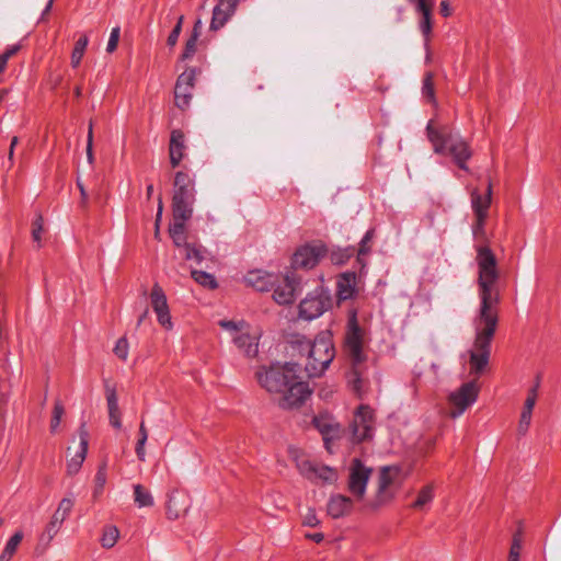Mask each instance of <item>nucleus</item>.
I'll return each mask as SVG.
<instances>
[{
	"mask_svg": "<svg viewBox=\"0 0 561 561\" xmlns=\"http://www.w3.org/2000/svg\"><path fill=\"white\" fill-rule=\"evenodd\" d=\"M195 182L187 173L179 171L174 175L172 195L173 219L188 220L195 203Z\"/></svg>",
	"mask_w": 561,
	"mask_h": 561,
	"instance_id": "nucleus-5",
	"label": "nucleus"
},
{
	"mask_svg": "<svg viewBox=\"0 0 561 561\" xmlns=\"http://www.w3.org/2000/svg\"><path fill=\"white\" fill-rule=\"evenodd\" d=\"M87 159H88L90 164H92L93 161H94V156H93V123H92V121L90 122L89 128H88Z\"/></svg>",
	"mask_w": 561,
	"mask_h": 561,
	"instance_id": "nucleus-54",
	"label": "nucleus"
},
{
	"mask_svg": "<svg viewBox=\"0 0 561 561\" xmlns=\"http://www.w3.org/2000/svg\"><path fill=\"white\" fill-rule=\"evenodd\" d=\"M415 4L416 11L422 15L419 26L422 35L424 36V43L427 49L432 35V10L434 3L432 0H419Z\"/></svg>",
	"mask_w": 561,
	"mask_h": 561,
	"instance_id": "nucleus-20",
	"label": "nucleus"
},
{
	"mask_svg": "<svg viewBox=\"0 0 561 561\" xmlns=\"http://www.w3.org/2000/svg\"><path fill=\"white\" fill-rule=\"evenodd\" d=\"M23 539L22 531H15L10 539L7 541L4 549L0 554V561H10L13 554L15 553L19 545Z\"/></svg>",
	"mask_w": 561,
	"mask_h": 561,
	"instance_id": "nucleus-31",
	"label": "nucleus"
},
{
	"mask_svg": "<svg viewBox=\"0 0 561 561\" xmlns=\"http://www.w3.org/2000/svg\"><path fill=\"white\" fill-rule=\"evenodd\" d=\"M440 14L445 18L451 14V9L447 0H443L439 5Z\"/></svg>",
	"mask_w": 561,
	"mask_h": 561,
	"instance_id": "nucleus-61",
	"label": "nucleus"
},
{
	"mask_svg": "<svg viewBox=\"0 0 561 561\" xmlns=\"http://www.w3.org/2000/svg\"><path fill=\"white\" fill-rule=\"evenodd\" d=\"M64 413H65V408H64L62 403L59 400L56 401L55 405H54V410H53L51 420H50V432L51 433H55L58 430Z\"/></svg>",
	"mask_w": 561,
	"mask_h": 561,
	"instance_id": "nucleus-43",
	"label": "nucleus"
},
{
	"mask_svg": "<svg viewBox=\"0 0 561 561\" xmlns=\"http://www.w3.org/2000/svg\"><path fill=\"white\" fill-rule=\"evenodd\" d=\"M479 394V387L476 381H468L460 386L459 389L451 392L448 397L449 403L453 405L450 416L456 419L460 416L471 404H473Z\"/></svg>",
	"mask_w": 561,
	"mask_h": 561,
	"instance_id": "nucleus-12",
	"label": "nucleus"
},
{
	"mask_svg": "<svg viewBox=\"0 0 561 561\" xmlns=\"http://www.w3.org/2000/svg\"><path fill=\"white\" fill-rule=\"evenodd\" d=\"M375 414L370 407L362 404L354 413L351 424L354 443H362L373 437Z\"/></svg>",
	"mask_w": 561,
	"mask_h": 561,
	"instance_id": "nucleus-11",
	"label": "nucleus"
},
{
	"mask_svg": "<svg viewBox=\"0 0 561 561\" xmlns=\"http://www.w3.org/2000/svg\"><path fill=\"white\" fill-rule=\"evenodd\" d=\"M375 237V230L374 229H369L365 236L363 237V239L360 240V243H359V248L357 250V253H358V257L362 256V255H366L370 252V245L369 243L371 242V240L374 239Z\"/></svg>",
	"mask_w": 561,
	"mask_h": 561,
	"instance_id": "nucleus-47",
	"label": "nucleus"
},
{
	"mask_svg": "<svg viewBox=\"0 0 561 561\" xmlns=\"http://www.w3.org/2000/svg\"><path fill=\"white\" fill-rule=\"evenodd\" d=\"M312 424L322 434L323 442H333L340 437L341 426L328 413H321L312 419Z\"/></svg>",
	"mask_w": 561,
	"mask_h": 561,
	"instance_id": "nucleus-18",
	"label": "nucleus"
},
{
	"mask_svg": "<svg viewBox=\"0 0 561 561\" xmlns=\"http://www.w3.org/2000/svg\"><path fill=\"white\" fill-rule=\"evenodd\" d=\"M183 21H184V15H180L176 21L175 26L173 27V30L171 31V33L168 36V39H167L168 46L174 47L176 45L179 36L182 32Z\"/></svg>",
	"mask_w": 561,
	"mask_h": 561,
	"instance_id": "nucleus-48",
	"label": "nucleus"
},
{
	"mask_svg": "<svg viewBox=\"0 0 561 561\" xmlns=\"http://www.w3.org/2000/svg\"><path fill=\"white\" fill-rule=\"evenodd\" d=\"M426 131L436 153L448 151L459 169L469 171L467 161L471 158L472 152L469 145L458 134H454L448 126L436 128L432 122L427 124Z\"/></svg>",
	"mask_w": 561,
	"mask_h": 561,
	"instance_id": "nucleus-3",
	"label": "nucleus"
},
{
	"mask_svg": "<svg viewBox=\"0 0 561 561\" xmlns=\"http://www.w3.org/2000/svg\"><path fill=\"white\" fill-rule=\"evenodd\" d=\"M77 186H78V188L80 191V195H81V206L87 207L88 194H87L83 183L79 179L77 180Z\"/></svg>",
	"mask_w": 561,
	"mask_h": 561,
	"instance_id": "nucleus-59",
	"label": "nucleus"
},
{
	"mask_svg": "<svg viewBox=\"0 0 561 561\" xmlns=\"http://www.w3.org/2000/svg\"><path fill=\"white\" fill-rule=\"evenodd\" d=\"M302 524L309 527H316L320 524V520L318 519L316 511L313 508L308 510L307 514L304 517Z\"/></svg>",
	"mask_w": 561,
	"mask_h": 561,
	"instance_id": "nucleus-57",
	"label": "nucleus"
},
{
	"mask_svg": "<svg viewBox=\"0 0 561 561\" xmlns=\"http://www.w3.org/2000/svg\"><path fill=\"white\" fill-rule=\"evenodd\" d=\"M492 202V182L489 180L485 194L482 195L477 188L471 192V207L476 217H488Z\"/></svg>",
	"mask_w": 561,
	"mask_h": 561,
	"instance_id": "nucleus-22",
	"label": "nucleus"
},
{
	"mask_svg": "<svg viewBox=\"0 0 561 561\" xmlns=\"http://www.w3.org/2000/svg\"><path fill=\"white\" fill-rule=\"evenodd\" d=\"M134 501L138 507H150L154 504L150 491L141 484L134 485Z\"/></svg>",
	"mask_w": 561,
	"mask_h": 561,
	"instance_id": "nucleus-32",
	"label": "nucleus"
},
{
	"mask_svg": "<svg viewBox=\"0 0 561 561\" xmlns=\"http://www.w3.org/2000/svg\"><path fill=\"white\" fill-rule=\"evenodd\" d=\"M476 251L480 308L473 321L476 336L473 350L470 351L469 364L471 373L482 374L489 364L491 342L499 323L497 306L501 301L499 280L501 274L496 256L489 245L479 244Z\"/></svg>",
	"mask_w": 561,
	"mask_h": 561,
	"instance_id": "nucleus-1",
	"label": "nucleus"
},
{
	"mask_svg": "<svg viewBox=\"0 0 561 561\" xmlns=\"http://www.w3.org/2000/svg\"><path fill=\"white\" fill-rule=\"evenodd\" d=\"M328 254V248L322 241H312L301 245L293 255L294 268H313Z\"/></svg>",
	"mask_w": 561,
	"mask_h": 561,
	"instance_id": "nucleus-9",
	"label": "nucleus"
},
{
	"mask_svg": "<svg viewBox=\"0 0 561 561\" xmlns=\"http://www.w3.org/2000/svg\"><path fill=\"white\" fill-rule=\"evenodd\" d=\"M393 478L390 474V468L383 467L380 470L378 478V489L375 499L368 504L373 510L388 504L393 499V493L389 491V486L392 484Z\"/></svg>",
	"mask_w": 561,
	"mask_h": 561,
	"instance_id": "nucleus-14",
	"label": "nucleus"
},
{
	"mask_svg": "<svg viewBox=\"0 0 561 561\" xmlns=\"http://www.w3.org/2000/svg\"><path fill=\"white\" fill-rule=\"evenodd\" d=\"M291 347L306 355L305 370L311 378L321 376L335 356L333 341L328 332L320 333L313 341L297 335L291 341Z\"/></svg>",
	"mask_w": 561,
	"mask_h": 561,
	"instance_id": "nucleus-2",
	"label": "nucleus"
},
{
	"mask_svg": "<svg viewBox=\"0 0 561 561\" xmlns=\"http://www.w3.org/2000/svg\"><path fill=\"white\" fill-rule=\"evenodd\" d=\"M193 96V89L191 87H184L182 83H175L174 88V102L176 107L185 110L188 107Z\"/></svg>",
	"mask_w": 561,
	"mask_h": 561,
	"instance_id": "nucleus-29",
	"label": "nucleus"
},
{
	"mask_svg": "<svg viewBox=\"0 0 561 561\" xmlns=\"http://www.w3.org/2000/svg\"><path fill=\"white\" fill-rule=\"evenodd\" d=\"M298 469L301 474H304L308 479H312L314 471L317 469V465H314L313 462H311L309 460H302V461L298 462Z\"/></svg>",
	"mask_w": 561,
	"mask_h": 561,
	"instance_id": "nucleus-52",
	"label": "nucleus"
},
{
	"mask_svg": "<svg viewBox=\"0 0 561 561\" xmlns=\"http://www.w3.org/2000/svg\"><path fill=\"white\" fill-rule=\"evenodd\" d=\"M114 353L115 355L123 359V360H126L127 359V356H128V341L126 337H121L118 339V341L116 342V345L114 347Z\"/></svg>",
	"mask_w": 561,
	"mask_h": 561,
	"instance_id": "nucleus-51",
	"label": "nucleus"
},
{
	"mask_svg": "<svg viewBox=\"0 0 561 561\" xmlns=\"http://www.w3.org/2000/svg\"><path fill=\"white\" fill-rule=\"evenodd\" d=\"M44 231V219L39 214L36 216L32 224V239L37 244V248L42 247V233Z\"/></svg>",
	"mask_w": 561,
	"mask_h": 561,
	"instance_id": "nucleus-42",
	"label": "nucleus"
},
{
	"mask_svg": "<svg viewBox=\"0 0 561 561\" xmlns=\"http://www.w3.org/2000/svg\"><path fill=\"white\" fill-rule=\"evenodd\" d=\"M106 469H107V466H106L105 461H103L98 468V471H96V474L94 478L95 485H94V491H93V496L95 499L102 494L103 489L105 486L106 479H107Z\"/></svg>",
	"mask_w": 561,
	"mask_h": 561,
	"instance_id": "nucleus-37",
	"label": "nucleus"
},
{
	"mask_svg": "<svg viewBox=\"0 0 561 561\" xmlns=\"http://www.w3.org/2000/svg\"><path fill=\"white\" fill-rule=\"evenodd\" d=\"M353 499L336 494L331 496L328 503V514L333 518H340L350 514L353 508Z\"/></svg>",
	"mask_w": 561,
	"mask_h": 561,
	"instance_id": "nucleus-25",
	"label": "nucleus"
},
{
	"mask_svg": "<svg viewBox=\"0 0 561 561\" xmlns=\"http://www.w3.org/2000/svg\"><path fill=\"white\" fill-rule=\"evenodd\" d=\"M309 385L297 375L288 386L279 393L278 405L284 410L300 408L311 396Z\"/></svg>",
	"mask_w": 561,
	"mask_h": 561,
	"instance_id": "nucleus-8",
	"label": "nucleus"
},
{
	"mask_svg": "<svg viewBox=\"0 0 561 561\" xmlns=\"http://www.w3.org/2000/svg\"><path fill=\"white\" fill-rule=\"evenodd\" d=\"M345 352L352 365V370L348 375V383L353 391L358 396L363 391V379L359 365H362L366 356L363 352V331L357 321V311L351 310L347 320V330L345 333Z\"/></svg>",
	"mask_w": 561,
	"mask_h": 561,
	"instance_id": "nucleus-4",
	"label": "nucleus"
},
{
	"mask_svg": "<svg viewBox=\"0 0 561 561\" xmlns=\"http://www.w3.org/2000/svg\"><path fill=\"white\" fill-rule=\"evenodd\" d=\"M119 35H121V28L118 26L112 28L111 35H110V38L107 42V46H106L107 53L112 54L113 51H115V49L117 48V45H118Z\"/></svg>",
	"mask_w": 561,
	"mask_h": 561,
	"instance_id": "nucleus-53",
	"label": "nucleus"
},
{
	"mask_svg": "<svg viewBox=\"0 0 561 561\" xmlns=\"http://www.w3.org/2000/svg\"><path fill=\"white\" fill-rule=\"evenodd\" d=\"M150 301H151L152 309L156 313L169 308L168 301H167V296H165L162 287L157 283L152 286V289L150 293Z\"/></svg>",
	"mask_w": 561,
	"mask_h": 561,
	"instance_id": "nucleus-30",
	"label": "nucleus"
},
{
	"mask_svg": "<svg viewBox=\"0 0 561 561\" xmlns=\"http://www.w3.org/2000/svg\"><path fill=\"white\" fill-rule=\"evenodd\" d=\"M89 39L87 35H82L75 44L73 50L71 53V66L73 68L78 67L81 62V59L84 55L85 48L88 46Z\"/></svg>",
	"mask_w": 561,
	"mask_h": 561,
	"instance_id": "nucleus-36",
	"label": "nucleus"
},
{
	"mask_svg": "<svg viewBox=\"0 0 561 561\" xmlns=\"http://www.w3.org/2000/svg\"><path fill=\"white\" fill-rule=\"evenodd\" d=\"M105 396L107 401V408H108V419L110 424L119 430L122 427V421H121V411L118 407V398L116 394L115 387L110 385V382H105Z\"/></svg>",
	"mask_w": 561,
	"mask_h": 561,
	"instance_id": "nucleus-24",
	"label": "nucleus"
},
{
	"mask_svg": "<svg viewBox=\"0 0 561 561\" xmlns=\"http://www.w3.org/2000/svg\"><path fill=\"white\" fill-rule=\"evenodd\" d=\"M19 142V138L16 136L12 137L11 139V144H10V149H9V160L12 162L13 161V156H14V148L15 146L18 145Z\"/></svg>",
	"mask_w": 561,
	"mask_h": 561,
	"instance_id": "nucleus-63",
	"label": "nucleus"
},
{
	"mask_svg": "<svg viewBox=\"0 0 561 561\" xmlns=\"http://www.w3.org/2000/svg\"><path fill=\"white\" fill-rule=\"evenodd\" d=\"M218 3L213 10V18L210 21V31H218L221 28L230 16L234 13L238 0H217Z\"/></svg>",
	"mask_w": 561,
	"mask_h": 561,
	"instance_id": "nucleus-19",
	"label": "nucleus"
},
{
	"mask_svg": "<svg viewBox=\"0 0 561 561\" xmlns=\"http://www.w3.org/2000/svg\"><path fill=\"white\" fill-rule=\"evenodd\" d=\"M245 282L259 291H268L274 285V275L263 271H251L245 275Z\"/></svg>",
	"mask_w": 561,
	"mask_h": 561,
	"instance_id": "nucleus-26",
	"label": "nucleus"
},
{
	"mask_svg": "<svg viewBox=\"0 0 561 561\" xmlns=\"http://www.w3.org/2000/svg\"><path fill=\"white\" fill-rule=\"evenodd\" d=\"M357 276L354 272H346L339 276L336 282L337 302L351 299L356 293Z\"/></svg>",
	"mask_w": 561,
	"mask_h": 561,
	"instance_id": "nucleus-21",
	"label": "nucleus"
},
{
	"mask_svg": "<svg viewBox=\"0 0 561 561\" xmlns=\"http://www.w3.org/2000/svg\"><path fill=\"white\" fill-rule=\"evenodd\" d=\"M219 327L224 330L230 331V332H238L242 329L244 322H234L232 320H220L218 322Z\"/></svg>",
	"mask_w": 561,
	"mask_h": 561,
	"instance_id": "nucleus-56",
	"label": "nucleus"
},
{
	"mask_svg": "<svg viewBox=\"0 0 561 561\" xmlns=\"http://www.w3.org/2000/svg\"><path fill=\"white\" fill-rule=\"evenodd\" d=\"M191 507L190 495L180 490H174L169 494L167 502V516L169 519H178L184 516Z\"/></svg>",
	"mask_w": 561,
	"mask_h": 561,
	"instance_id": "nucleus-15",
	"label": "nucleus"
},
{
	"mask_svg": "<svg viewBox=\"0 0 561 561\" xmlns=\"http://www.w3.org/2000/svg\"><path fill=\"white\" fill-rule=\"evenodd\" d=\"M197 42H198V38H196V33L191 34V36L188 37V39L185 43L184 50L181 55V60H187L194 56V54L197 50Z\"/></svg>",
	"mask_w": 561,
	"mask_h": 561,
	"instance_id": "nucleus-45",
	"label": "nucleus"
},
{
	"mask_svg": "<svg viewBox=\"0 0 561 561\" xmlns=\"http://www.w3.org/2000/svg\"><path fill=\"white\" fill-rule=\"evenodd\" d=\"M119 536V530L115 526H106L103 530L101 543L103 548H112L116 543Z\"/></svg>",
	"mask_w": 561,
	"mask_h": 561,
	"instance_id": "nucleus-38",
	"label": "nucleus"
},
{
	"mask_svg": "<svg viewBox=\"0 0 561 561\" xmlns=\"http://www.w3.org/2000/svg\"><path fill=\"white\" fill-rule=\"evenodd\" d=\"M300 365L298 363L272 364L270 367L262 366L255 373L257 382L270 393L279 394L288 383L298 375Z\"/></svg>",
	"mask_w": 561,
	"mask_h": 561,
	"instance_id": "nucleus-6",
	"label": "nucleus"
},
{
	"mask_svg": "<svg viewBox=\"0 0 561 561\" xmlns=\"http://www.w3.org/2000/svg\"><path fill=\"white\" fill-rule=\"evenodd\" d=\"M347 490L356 501H362L366 494L367 483L373 472L359 458H354L348 468Z\"/></svg>",
	"mask_w": 561,
	"mask_h": 561,
	"instance_id": "nucleus-10",
	"label": "nucleus"
},
{
	"mask_svg": "<svg viewBox=\"0 0 561 561\" xmlns=\"http://www.w3.org/2000/svg\"><path fill=\"white\" fill-rule=\"evenodd\" d=\"M187 220L173 219V222L169 226V234L172 239L174 247L181 252L191 242L187 241L185 222Z\"/></svg>",
	"mask_w": 561,
	"mask_h": 561,
	"instance_id": "nucleus-27",
	"label": "nucleus"
},
{
	"mask_svg": "<svg viewBox=\"0 0 561 561\" xmlns=\"http://www.w3.org/2000/svg\"><path fill=\"white\" fill-rule=\"evenodd\" d=\"M488 217H476V224L473 225V236L478 240H486L484 225Z\"/></svg>",
	"mask_w": 561,
	"mask_h": 561,
	"instance_id": "nucleus-50",
	"label": "nucleus"
},
{
	"mask_svg": "<svg viewBox=\"0 0 561 561\" xmlns=\"http://www.w3.org/2000/svg\"><path fill=\"white\" fill-rule=\"evenodd\" d=\"M185 149L184 133L181 129H173L169 144L170 163L172 168H176L180 164L184 157Z\"/></svg>",
	"mask_w": 561,
	"mask_h": 561,
	"instance_id": "nucleus-23",
	"label": "nucleus"
},
{
	"mask_svg": "<svg viewBox=\"0 0 561 561\" xmlns=\"http://www.w3.org/2000/svg\"><path fill=\"white\" fill-rule=\"evenodd\" d=\"M237 347L248 357L256 356L259 352L257 339L248 333H241L233 339Z\"/></svg>",
	"mask_w": 561,
	"mask_h": 561,
	"instance_id": "nucleus-28",
	"label": "nucleus"
},
{
	"mask_svg": "<svg viewBox=\"0 0 561 561\" xmlns=\"http://www.w3.org/2000/svg\"><path fill=\"white\" fill-rule=\"evenodd\" d=\"M355 248L333 250L330 253V260L333 264L341 265L350 260L355 254Z\"/></svg>",
	"mask_w": 561,
	"mask_h": 561,
	"instance_id": "nucleus-39",
	"label": "nucleus"
},
{
	"mask_svg": "<svg viewBox=\"0 0 561 561\" xmlns=\"http://www.w3.org/2000/svg\"><path fill=\"white\" fill-rule=\"evenodd\" d=\"M313 478H319L325 482H333L336 479V473L328 466H317Z\"/></svg>",
	"mask_w": 561,
	"mask_h": 561,
	"instance_id": "nucleus-46",
	"label": "nucleus"
},
{
	"mask_svg": "<svg viewBox=\"0 0 561 561\" xmlns=\"http://www.w3.org/2000/svg\"><path fill=\"white\" fill-rule=\"evenodd\" d=\"M78 433L80 438L79 450L67 462V473L69 476H73L79 472L88 454L89 432L85 423H82L79 426Z\"/></svg>",
	"mask_w": 561,
	"mask_h": 561,
	"instance_id": "nucleus-17",
	"label": "nucleus"
},
{
	"mask_svg": "<svg viewBox=\"0 0 561 561\" xmlns=\"http://www.w3.org/2000/svg\"><path fill=\"white\" fill-rule=\"evenodd\" d=\"M158 322L167 330H171L173 324L171 321L170 309H164L157 313Z\"/></svg>",
	"mask_w": 561,
	"mask_h": 561,
	"instance_id": "nucleus-55",
	"label": "nucleus"
},
{
	"mask_svg": "<svg viewBox=\"0 0 561 561\" xmlns=\"http://www.w3.org/2000/svg\"><path fill=\"white\" fill-rule=\"evenodd\" d=\"M332 306L333 298L330 290L319 286L300 301L299 316L306 320H313L331 309Z\"/></svg>",
	"mask_w": 561,
	"mask_h": 561,
	"instance_id": "nucleus-7",
	"label": "nucleus"
},
{
	"mask_svg": "<svg viewBox=\"0 0 561 561\" xmlns=\"http://www.w3.org/2000/svg\"><path fill=\"white\" fill-rule=\"evenodd\" d=\"M299 279L294 272L287 273L284 284L274 289L273 298L278 305H289L299 289Z\"/></svg>",
	"mask_w": 561,
	"mask_h": 561,
	"instance_id": "nucleus-16",
	"label": "nucleus"
},
{
	"mask_svg": "<svg viewBox=\"0 0 561 561\" xmlns=\"http://www.w3.org/2000/svg\"><path fill=\"white\" fill-rule=\"evenodd\" d=\"M20 50V45H13L9 48H7V50L1 54L0 56L2 58H4L7 61L12 57L14 56L18 51Z\"/></svg>",
	"mask_w": 561,
	"mask_h": 561,
	"instance_id": "nucleus-60",
	"label": "nucleus"
},
{
	"mask_svg": "<svg viewBox=\"0 0 561 561\" xmlns=\"http://www.w3.org/2000/svg\"><path fill=\"white\" fill-rule=\"evenodd\" d=\"M145 445H146V440H142V439H138V442L136 444L135 451L140 461H145V458H146Z\"/></svg>",
	"mask_w": 561,
	"mask_h": 561,
	"instance_id": "nucleus-58",
	"label": "nucleus"
},
{
	"mask_svg": "<svg viewBox=\"0 0 561 561\" xmlns=\"http://www.w3.org/2000/svg\"><path fill=\"white\" fill-rule=\"evenodd\" d=\"M306 538H308L317 543H320L323 541L324 535L322 533L307 534Z\"/></svg>",
	"mask_w": 561,
	"mask_h": 561,
	"instance_id": "nucleus-62",
	"label": "nucleus"
},
{
	"mask_svg": "<svg viewBox=\"0 0 561 561\" xmlns=\"http://www.w3.org/2000/svg\"><path fill=\"white\" fill-rule=\"evenodd\" d=\"M204 248L196 243H190L187 247H185L180 253L182 254V257L186 261H193L196 264H201L205 256H204Z\"/></svg>",
	"mask_w": 561,
	"mask_h": 561,
	"instance_id": "nucleus-33",
	"label": "nucleus"
},
{
	"mask_svg": "<svg viewBox=\"0 0 561 561\" xmlns=\"http://www.w3.org/2000/svg\"><path fill=\"white\" fill-rule=\"evenodd\" d=\"M138 439H142L146 442L148 439V431H147L144 422H141L139 425V438Z\"/></svg>",
	"mask_w": 561,
	"mask_h": 561,
	"instance_id": "nucleus-64",
	"label": "nucleus"
},
{
	"mask_svg": "<svg viewBox=\"0 0 561 561\" xmlns=\"http://www.w3.org/2000/svg\"><path fill=\"white\" fill-rule=\"evenodd\" d=\"M434 499V486L427 484L423 486L416 496V500L411 505L414 510H422L425 505L431 503Z\"/></svg>",
	"mask_w": 561,
	"mask_h": 561,
	"instance_id": "nucleus-34",
	"label": "nucleus"
},
{
	"mask_svg": "<svg viewBox=\"0 0 561 561\" xmlns=\"http://www.w3.org/2000/svg\"><path fill=\"white\" fill-rule=\"evenodd\" d=\"M191 275L193 279L203 287H206L208 289H216L218 287V283L215 276L207 272L193 270L191 272Z\"/></svg>",
	"mask_w": 561,
	"mask_h": 561,
	"instance_id": "nucleus-35",
	"label": "nucleus"
},
{
	"mask_svg": "<svg viewBox=\"0 0 561 561\" xmlns=\"http://www.w3.org/2000/svg\"><path fill=\"white\" fill-rule=\"evenodd\" d=\"M520 550H522V531L518 530L513 536L507 561H519Z\"/></svg>",
	"mask_w": 561,
	"mask_h": 561,
	"instance_id": "nucleus-41",
	"label": "nucleus"
},
{
	"mask_svg": "<svg viewBox=\"0 0 561 561\" xmlns=\"http://www.w3.org/2000/svg\"><path fill=\"white\" fill-rule=\"evenodd\" d=\"M73 507V501L71 499H62L57 510L54 512L49 523L46 525L44 531L41 535V541L49 545L50 541L55 538V536L60 530L62 523L69 516L71 510Z\"/></svg>",
	"mask_w": 561,
	"mask_h": 561,
	"instance_id": "nucleus-13",
	"label": "nucleus"
},
{
	"mask_svg": "<svg viewBox=\"0 0 561 561\" xmlns=\"http://www.w3.org/2000/svg\"><path fill=\"white\" fill-rule=\"evenodd\" d=\"M422 93L430 102H435L434 76L426 72L423 79Z\"/></svg>",
	"mask_w": 561,
	"mask_h": 561,
	"instance_id": "nucleus-40",
	"label": "nucleus"
},
{
	"mask_svg": "<svg viewBox=\"0 0 561 561\" xmlns=\"http://www.w3.org/2000/svg\"><path fill=\"white\" fill-rule=\"evenodd\" d=\"M197 73L198 70L196 68H188L178 77L176 83H182L184 87L194 89Z\"/></svg>",
	"mask_w": 561,
	"mask_h": 561,
	"instance_id": "nucleus-44",
	"label": "nucleus"
},
{
	"mask_svg": "<svg viewBox=\"0 0 561 561\" xmlns=\"http://www.w3.org/2000/svg\"><path fill=\"white\" fill-rule=\"evenodd\" d=\"M531 414L533 411L523 409L517 427V432L519 435H525L527 433L531 422Z\"/></svg>",
	"mask_w": 561,
	"mask_h": 561,
	"instance_id": "nucleus-49",
	"label": "nucleus"
}]
</instances>
